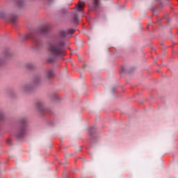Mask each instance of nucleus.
Here are the masks:
<instances>
[{"label":"nucleus","instance_id":"obj_1","mask_svg":"<svg viewBox=\"0 0 178 178\" xmlns=\"http://www.w3.org/2000/svg\"><path fill=\"white\" fill-rule=\"evenodd\" d=\"M64 47L65 41L59 39V38H55L48 42L47 49L50 56L56 58V56H63L65 55Z\"/></svg>","mask_w":178,"mask_h":178},{"label":"nucleus","instance_id":"obj_2","mask_svg":"<svg viewBox=\"0 0 178 178\" xmlns=\"http://www.w3.org/2000/svg\"><path fill=\"white\" fill-rule=\"evenodd\" d=\"M74 31H76V29H69L66 31H60L58 35L60 38H67V37H69V35H72Z\"/></svg>","mask_w":178,"mask_h":178},{"label":"nucleus","instance_id":"obj_3","mask_svg":"<svg viewBox=\"0 0 178 178\" xmlns=\"http://www.w3.org/2000/svg\"><path fill=\"white\" fill-rule=\"evenodd\" d=\"M22 123L24 125L19 129L17 133V137H18V138H22L26 136V120H22Z\"/></svg>","mask_w":178,"mask_h":178},{"label":"nucleus","instance_id":"obj_4","mask_svg":"<svg viewBox=\"0 0 178 178\" xmlns=\"http://www.w3.org/2000/svg\"><path fill=\"white\" fill-rule=\"evenodd\" d=\"M51 30V26L49 25H44L39 29V31L41 34H45V33H48Z\"/></svg>","mask_w":178,"mask_h":178},{"label":"nucleus","instance_id":"obj_5","mask_svg":"<svg viewBox=\"0 0 178 178\" xmlns=\"http://www.w3.org/2000/svg\"><path fill=\"white\" fill-rule=\"evenodd\" d=\"M31 90V86L30 85H24L22 87V91L24 92H29Z\"/></svg>","mask_w":178,"mask_h":178},{"label":"nucleus","instance_id":"obj_6","mask_svg":"<svg viewBox=\"0 0 178 178\" xmlns=\"http://www.w3.org/2000/svg\"><path fill=\"white\" fill-rule=\"evenodd\" d=\"M45 76L47 77V79H50V77L54 76V71H52L51 70H48L46 72Z\"/></svg>","mask_w":178,"mask_h":178},{"label":"nucleus","instance_id":"obj_7","mask_svg":"<svg viewBox=\"0 0 178 178\" xmlns=\"http://www.w3.org/2000/svg\"><path fill=\"white\" fill-rule=\"evenodd\" d=\"M37 108L40 111H44V104L41 102L37 103Z\"/></svg>","mask_w":178,"mask_h":178},{"label":"nucleus","instance_id":"obj_8","mask_svg":"<svg viewBox=\"0 0 178 178\" xmlns=\"http://www.w3.org/2000/svg\"><path fill=\"white\" fill-rule=\"evenodd\" d=\"M97 8H99V1L94 0V1H93V8L94 9H97Z\"/></svg>","mask_w":178,"mask_h":178},{"label":"nucleus","instance_id":"obj_9","mask_svg":"<svg viewBox=\"0 0 178 178\" xmlns=\"http://www.w3.org/2000/svg\"><path fill=\"white\" fill-rule=\"evenodd\" d=\"M16 16H11L10 17L9 20L13 23V24H16Z\"/></svg>","mask_w":178,"mask_h":178},{"label":"nucleus","instance_id":"obj_10","mask_svg":"<svg viewBox=\"0 0 178 178\" xmlns=\"http://www.w3.org/2000/svg\"><path fill=\"white\" fill-rule=\"evenodd\" d=\"M25 38L26 39H34V33H30L28 35H25Z\"/></svg>","mask_w":178,"mask_h":178},{"label":"nucleus","instance_id":"obj_11","mask_svg":"<svg viewBox=\"0 0 178 178\" xmlns=\"http://www.w3.org/2000/svg\"><path fill=\"white\" fill-rule=\"evenodd\" d=\"M72 19L74 22V23L78 24L79 23V15H73Z\"/></svg>","mask_w":178,"mask_h":178},{"label":"nucleus","instance_id":"obj_12","mask_svg":"<svg viewBox=\"0 0 178 178\" xmlns=\"http://www.w3.org/2000/svg\"><path fill=\"white\" fill-rule=\"evenodd\" d=\"M24 6V1L23 0H19L17 1V6L22 8V6Z\"/></svg>","mask_w":178,"mask_h":178},{"label":"nucleus","instance_id":"obj_13","mask_svg":"<svg viewBox=\"0 0 178 178\" xmlns=\"http://www.w3.org/2000/svg\"><path fill=\"white\" fill-rule=\"evenodd\" d=\"M83 6L81 4H79L76 6V9H77V10H79V12H83Z\"/></svg>","mask_w":178,"mask_h":178},{"label":"nucleus","instance_id":"obj_14","mask_svg":"<svg viewBox=\"0 0 178 178\" xmlns=\"http://www.w3.org/2000/svg\"><path fill=\"white\" fill-rule=\"evenodd\" d=\"M48 62H54V58H47Z\"/></svg>","mask_w":178,"mask_h":178},{"label":"nucleus","instance_id":"obj_15","mask_svg":"<svg viewBox=\"0 0 178 178\" xmlns=\"http://www.w3.org/2000/svg\"><path fill=\"white\" fill-rule=\"evenodd\" d=\"M3 63V60L0 58V66Z\"/></svg>","mask_w":178,"mask_h":178},{"label":"nucleus","instance_id":"obj_16","mask_svg":"<svg viewBox=\"0 0 178 178\" xmlns=\"http://www.w3.org/2000/svg\"><path fill=\"white\" fill-rule=\"evenodd\" d=\"M11 141H12V140L8 139L7 143L10 145Z\"/></svg>","mask_w":178,"mask_h":178},{"label":"nucleus","instance_id":"obj_17","mask_svg":"<svg viewBox=\"0 0 178 178\" xmlns=\"http://www.w3.org/2000/svg\"><path fill=\"white\" fill-rule=\"evenodd\" d=\"M46 1H47V2L49 3V2H52L53 0H46Z\"/></svg>","mask_w":178,"mask_h":178}]
</instances>
